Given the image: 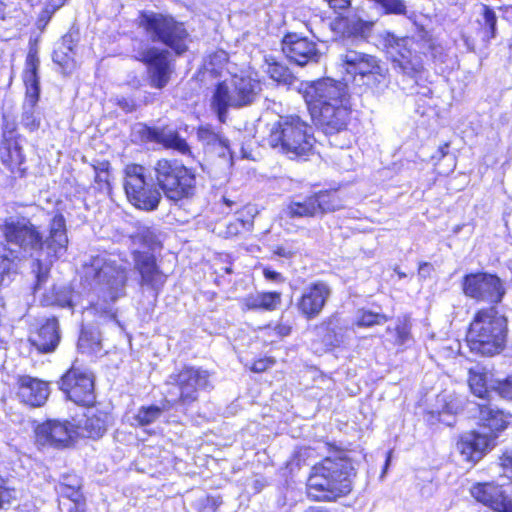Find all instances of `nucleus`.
I'll list each match as a JSON object with an SVG mask.
<instances>
[{"label":"nucleus","instance_id":"1","mask_svg":"<svg viewBox=\"0 0 512 512\" xmlns=\"http://www.w3.org/2000/svg\"><path fill=\"white\" fill-rule=\"evenodd\" d=\"M1 232L14 251L24 257H33L32 272L35 275V292L47 282L53 264L67 253L68 236L66 220L55 214L48 226V236L43 235L31 220L24 216H11L4 220Z\"/></svg>","mask_w":512,"mask_h":512},{"label":"nucleus","instance_id":"2","mask_svg":"<svg viewBox=\"0 0 512 512\" xmlns=\"http://www.w3.org/2000/svg\"><path fill=\"white\" fill-rule=\"evenodd\" d=\"M355 475V467L349 458H325L311 469L306 484L307 496L313 501H335L351 492Z\"/></svg>","mask_w":512,"mask_h":512},{"label":"nucleus","instance_id":"3","mask_svg":"<svg viewBox=\"0 0 512 512\" xmlns=\"http://www.w3.org/2000/svg\"><path fill=\"white\" fill-rule=\"evenodd\" d=\"M479 421L485 431H471L463 434L457 442V449L463 460L478 462L488 451H490L497 438V433L504 430L508 422L504 413L493 407L491 404H478Z\"/></svg>","mask_w":512,"mask_h":512},{"label":"nucleus","instance_id":"4","mask_svg":"<svg viewBox=\"0 0 512 512\" xmlns=\"http://www.w3.org/2000/svg\"><path fill=\"white\" fill-rule=\"evenodd\" d=\"M268 144L289 158L306 157L312 153L315 138L313 128L297 115L280 116L267 138Z\"/></svg>","mask_w":512,"mask_h":512},{"label":"nucleus","instance_id":"5","mask_svg":"<svg viewBox=\"0 0 512 512\" xmlns=\"http://www.w3.org/2000/svg\"><path fill=\"white\" fill-rule=\"evenodd\" d=\"M506 331V319L494 307L481 309L470 324L468 346L474 353L493 356L503 349Z\"/></svg>","mask_w":512,"mask_h":512},{"label":"nucleus","instance_id":"6","mask_svg":"<svg viewBox=\"0 0 512 512\" xmlns=\"http://www.w3.org/2000/svg\"><path fill=\"white\" fill-rule=\"evenodd\" d=\"M85 278L105 303H114L126 295L128 269L107 256L93 257L85 267Z\"/></svg>","mask_w":512,"mask_h":512},{"label":"nucleus","instance_id":"7","mask_svg":"<svg viewBox=\"0 0 512 512\" xmlns=\"http://www.w3.org/2000/svg\"><path fill=\"white\" fill-rule=\"evenodd\" d=\"M260 91L261 85L258 80L246 75H234L215 86L211 107L220 122H225L229 109L251 105Z\"/></svg>","mask_w":512,"mask_h":512},{"label":"nucleus","instance_id":"8","mask_svg":"<svg viewBox=\"0 0 512 512\" xmlns=\"http://www.w3.org/2000/svg\"><path fill=\"white\" fill-rule=\"evenodd\" d=\"M138 25L152 42L161 43L177 55L188 48L189 34L184 24L173 17L153 11H142L138 16Z\"/></svg>","mask_w":512,"mask_h":512},{"label":"nucleus","instance_id":"9","mask_svg":"<svg viewBox=\"0 0 512 512\" xmlns=\"http://www.w3.org/2000/svg\"><path fill=\"white\" fill-rule=\"evenodd\" d=\"M153 171L159 189L168 200L178 203L195 194V174L178 160L160 159Z\"/></svg>","mask_w":512,"mask_h":512},{"label":"nucleus","instance_id":"10","mask_svg":"<svg viewBox=\"0 0 512 512\" xmlns=\"http://www.w3.org/2000/svg\"><path fill=\"white\" fill-rule=\"evenodd\" d=\"M381 40L396 71L414 78L423 70L422 57L416 49L419 44L413 38L397 37L393 33L385 32L381 35Z\"/></svg>","mask_w":512,"mask_h":512},{"label":"nucleus","instance_id":"11","mask_svg":"<svg viewBox=\"0 0 512 512\" xmlns=\"http://www.w3.org/2000/svg\"><path fill=\"white\" fill-rule=\"evenodd\" d=\"M167 386V402L189 405L197 400L200 390L209 386V374L200 368L185 367L169 376Z\"/></svg>","mask_w":512,"mask_h":512},{"label":"nucleus","instance_id":"12","mask_svg":"<svg viewBox=\"0 0 512 512\" xmlns=\"http://www.w3.org/2000/svg\"><path fill=\"white\" fill-rule=\"evenodd\" d=\"M124 172V190L128 201L140 210H156L162 194L154 184L146 181L145 168L138 164H129Z\"/></svg>","mask_w":512,"mask_h":512},{"label":"nucleus","instance_id":"13","mask_svg":"<svg viewBox=\"0 0 512 512\" xmlns=\"http://www.w3.org/2000/svg\"><path fill=\"white\" fill-rule=\"evenodd\" d=\"M340 61L347 74L359 76L365 85H378L387 79V68L373 55L348 49L340 55Z\"/></svg>","mask_w":512,"mask_h":512},{"label":"nucleus","instance_id":"14","mask_svg":"<svg viewBox=\"0 0 512 512\" xmlns=\"http://www.w3.org/2000/svg\"><path fill=\"white\" fill-rule=\"evenodd\" d=\"M462 290L464 295L471 299L491 304L500 303L505 295L502 280L494 274L485 272L465 275Z\"/></svg>","mask_w":512,"mask_h":512},{"label":"nucleus","instance_id":"15","mask_svg":"<svg viewBox=\"0 0 512 512\" xmlns=\"http://www.w3.org/2000/svg\"><path fill=\"white\" fill-rule=\"evenodd\" d=\"M170 53L155 46H141L135 49V58L147 66L150 86L163 89L170 81L173 72L169 61Z\"/></svg>","mask_w":512,"mask_h":512},{"label":"nucleus","instance_id":"16","mask_svg":"<svg viewBox=\"0 0 512 512\" xmlns=\"http://www.w3.org/2000/svg\"><path fill=\"white\" fill-rule=\"evenodd\" d=\"M304 99L310 112L341 103L349 99L347 85L332 78L319 79L305 87Z\"/></svg>","mask_w":512,"mask_h":512},{"label":"nucleus","instance_id":"17","mask_svg":"<svg viewBox=\"0 0 512 512\" xmlns=\"http://www.w3.org/2000/svg\"><path fill=\"white\" fill-rule=\"evenodd\" d=\"M60 389L67 398L79 405H90L95 400L92 374L72 366L61 378Z\"/></svg>","mask_w":512,"mask_h":512},{"label":"nucleus","instance_id":"18","mask_svg":"<svg viewBox=\"0 0 512 512\" xmlns=\"http://www.w3.org/2000/svg\"><path fill=\"white\" fill-rule=\"evenodd\" d=\"M310 112L315 125L325 134H336L346 129L350 119L349 99Z\"/></svg>","mask_w":512,"mask_h":512},{"label":"nucleus","instance_id":"19","mask_svg":"<svg viewBox=\"0 0 512 512\" xmlns=\"http://www.w3.org/2000/svg\"><path fill=\"white\" fill-rule=\"evenodd\" d=\"M330 296L331 288L327 283L323 281L311 283L303 289L296 302V308L305 319H315L321 314Z\"/></svg>","mask_w":512,"mask_h":512},{"label":"nucleus","instance_id":"20","mask_svg":"<svg viewBox=\"0 0 512 512\" xmlns=\"http://www.w3.org/2000/svg\"><path fill=\"white\" fill-rule=\"evenodd\" d=\"M471 495L495 512H512V497L503 485L494 482L477 483L472 486Z\"/></svg>","mask_w":512,"mask_h":512},{"label":"nucleus","instance_id":"21","mask_svg":"<svg viewBox=\"0 0 512 512\" xmlns=\"http://www.w3.org/2000/svg\"><path fill=\"white\" fill-rule=\"evenodd\" d=\"M282 51L286 57L299 66L318 62L321 54L315 42L297 34H288L282 41Z\"/></svg>","mask_w":512,"mask_h":512},{"label":"nucleus","instance_id":"22","mask_svg":"<svg viewBox=\"0 0 512 512\" xmlns=\"http://www.w3.org/2000/svg\"><path fill=\"white\" fill-rule=\"evenodd\" d=\"M73 426L69 422L48 420L36 428V441L39 445L64 447L72 438Z\"/></svg>","mask_w":512,"mask_h":512},{"label":"nucleus","instance_id":"23","mask_svg":"<svg viewBox=\"0 0 512 512\" xmlns=\"http://www.w3.org/2000/svg\"><path fill=\"white\" fill-rule=\"evenodd\" d=\"M0 160L14 175L23 176L25 168L22 167L25 155L22 151L20 137H13V130H5L4 139L0 144Z\"/></svg>","mask_w":512,"mask_h":512},{"label":"nucleus","instance_id":"24","mask_svg":"<svg viewBox=\"0 0 512 512\" xmlns=\"http://www.w3.org/2000/svg\"><path fill=\"white\" fill-rule=\"evenodd\" d=\"M134 267L141 276L140 284L153 290H159L165 283L166 276L156 265L152 254L140 251L133 253Z\"/></svg>","mask_w":512,"mask_h":512},{"label":"nucleus","instance_id":"25","mask_svg":"<svg viewBox=\"0 0 512 512\" xmlns=\"http://www.w3.org/2000/svg\"><path fill=\"white\" fill-rule=\"evenodd\" d=\"M50 394L49 384L31 376H21L18 380L17 396L32 407H40L48 399Z\"/></svg>","mask_w":512,"mask_h":512},{"label":"nucleus","instance_id":"26","mask_svg":"<svg viewBox=\"0 0 512 512\" xmlns=\"http://www.w3.org/2000/svg\"><path fill=\"white\" fill-rule=\"evenodd\" d=\"M141 132L147 140L163 145L166 148L174 149L181 154L190 152L187 142L179 134L169 128H150L142 127Z\"/></svg>","mask_w":512,"mask_h":512},{"label":"nucleus","instance_id":"27","mask_svg":"<svg viewBox=\"0 0 512 512\" xmlns=\"http://www.w3.org/2000/svg\"><path fill=\"white\" fill-rule=\"evenodd\" d=\"M58 329L59 326L56 319H47L40 328L31 335V344L43 353L53 351L60 340Z\"/></svg>","mask_w":512,"mask_h":512},{"label":"nucleus","instance_id":"28","mask_svg":"<svg viewBox=\"0 0 512 512\" xmlns=\"http://www.w3.org/2000/svg\"><path fill=\"white\" fill-rule=\"evenodd\" d=\"M476 13V22L479 26L478 33L482 41L488 43L496 37V13L491 7L485 4H479Z\"/></svg>","mask_w":512,"mask_h":512},{"label":"nucleus","instance_id":"29","mask_svg":"<svg viewBox=\"0 0 512 512\" xmlns=\"http://www.w3.org/2000/svg\"><path fill=\"white\" fill-rule=\"evenodd\" d=\"M39 59L35 53L30 52L26 58V68L23 74V80L26 86V98L38 99L39 77L37 74Z\"/></svg>","mask_w":512,"mask_h":512},{"label":"nucleus","instance_id":"30","mask_svg":"<svg viewBox=\"0 0 512 512\" xmlns=\"http://www.w3.org/2000/svg\"><path fill=\"white\" fill-rule=\"evenodd\" d=\"M108 425V416L104 413H91L86 416L83 424L79 426L81 435L97 439L103 436Z\"/></svg>","mask_w":512,"mask_h":512},{"label":"nucleus","instance_id":"31","mask_svg":"<svg viewBox=\"0 0 512 512\" xmlns=\"http://www.w3.org/2000/svg\"><path fill=\"white\" fill-rule=\"evenodd\" d=\"M373 26V21L364 20L357 15H353L343 20V34L348 37L366 39L370 35Z\"/></svg>","mask_w":512,"mask_h":512},{"label":"nucleus","instance_id":"32","mask_svg":"<svg viewBox=\"0 0 512 512\" xmlns=\"http://www.w3.org/2000/svg\"><path fill=\"white\" fill-rule=\"evenodd\" d=\"M197 136L204 145L214 149L220 156H224L229 148L228 140L213 131L208 125L199 127Z\"/></svg>","mask_w":512,"mask_h":512},{"label":"nucleus","instance_id":"33","mask_svg":"<svg viewBox=\"0 0 512 512\" xmlns=\"http://www.w3.org/2000/svg\"><path fill=\"white\" fill-rule=\"evenodd\" d=\"M80 488L81 479L76 474H64L61 476L55 490L60 496L66 497L76 503L81 497Z\"/></svg>","mask_w":512,"mask_h":512},{"label":"nucleus","instance_id":"34","mask_svg":"<svg viewBox=\"0 0 512 512\" xmlns=\"http://www.w3.org/2000/svg\"><path fill=\"white\" fill-rule=\"evenodd\" d=\"M283 214L290 219L315 216L317 212L312 196L305 198L302 202L292 201L283 210Z\"/></svg>","mask_w":512,"mask_h":512},{"label":"nucleus","instance_id":"35","mask_svg":"<svg viewBox=\"0 0 512 512\" xmlns=\"http://www.w3.org/2000/svg\"><path fill=\"white\" fill-rule=\"evenodd\" d=\"M317 213H329L343 207L336 193L321 191L312 195Z\"/></svg>","mask_w":512,"mask_h":512},{"label":"nucleus","instance_id":"36","mask_svg":"<svg viewBox=\"0 0 512 512\" xmlns=\"http://www.w3.org/2000/svg\"><path fill=\"white\" fill-rule=\"evenodd\" d=\"M468 374V384L471 392L481 399L489 397L490 391L487 387L486 373L482 372L479 367H474L469 369Z\"/></svg>","mask_w":512,"mask_h":512},{"label":"nucleus","instance_id":"37","mask_svg":"<svg viewBox=\"0 0 512 512\" xmlns=\"http://www.w3.org/2000/svg\"><path fill=\"white\" fill-rule=\"evenodd\" d=\"M53 61L61 67L64 74H70L76 68L72 48L64 41L54 50Z\"/></svg>","mask_w":512,"mask_h":512},{"label":"nucleus","instance_id":"38","mask_svg":"<svg viewBox=\"0 0 512 512\" xmlns=\"http://www.w3.org/2000/svg\"><path fill=\"white\" fill-rule=\"evenodd\" d=\"M37 101L38 99L25 98L23 104L21 124L25 129L31 132L38 130L41 123L40 117L36 112Z\"/></svg>","mask_w":512,"mask_h":512},{"label":"nucleus","instance_id":"39","mask_svg":"<svg viewBox=\"0 0 512 512\" xmlns=\"http://www.w3.org/2000/svg\"><path fill=\"white\" fill-rule=\"evenodd\" d=\"M281 295L277 292L263 293L247 299L249 309L274 310L280 303Z\"/></svg>","mask_w":512,"mask_h":512},{"label":"nucleus","instance_id":"40","mask_svg":"<svg viewBox=\"0 0 512 512\" xmlns=\"http://www.w3.org/2000/svg\"><path fill=\"white\" fill-rule=\"evenodd\" d=\"M165 406L158 407L155 405L151 406H142L138 409L137 413L134 415V425L137 426H147L154 423L157 419L160 418L162 412L165 410Z\"/></svg>","mask_w":512,"mask_h":512},{"label":"nucleus","instance_id":"41","mask_svg":"<svg viewBox=\"0 0 512 512\" xmlns=\"http://www.w3.org/2000/svg\"><path fill=\"white\" fill-rule=\"evenodd\" d=\"M229 60L228 54L224 50H216L210 53L204 62V68L211 74L218 75L227 65Z\"/></svg>","mask_w":512,"mask_h":512},{"label":"nucleus","instance_id":"42","mask_svg":"<svg viewBox=\"0 0 512 512\" xmlns=\"http://www.w3.org/2000/svg\"><path fill=\"white\" fill-rule=\"evenodd\" d=\"M135 244H141L144 247L154 250L160 243L157 232L152 227H139L137 232L132 236Z\"/></svg>","mask_w":512,"mask_h":512},{"label":"nucleus","instance_id":"43","mask_svg":"<svg viewBox=\"0 0 512 512\" xmlns=\"http://www.w3.org/2000/svg\"><path fill=\"white\" fill-rule=\"evenodd\" d=\"M386 331L391 335V339L389 340L392 341L394 345L403 346L410 339V326L406 319L398 320L394 328L387 327Z\"/></svg>","mask_w":512,"mask_h":512},{"label":"nucleus","instance_id":"44","mask_svg":"<svg viewBox=\"0 0 512 512\" xmlns=\"http://www.w3.org/2000/svg\"><path fill=\"white\" fill-rule=\"evenodd\" d=\"M15 272V263L9 258L7 249L0 244V288L10 282V275Z\"/></svg>","mask_w":512,"mask_h":512},{"label":"nucleus","instance_id":"45","mask_svg":"<svg viewBox=\"0 0 512 512\" xmlns=\"http://www.w3.org/2000/svg\"><path fill=\"white\" fill-rule=\"evenodd\" d=\"M267 73L270 78L278 83L291 84L293 75L290 70L278 63V62H267Z\"/></svg>","mask_w":512,"mask_h":512},{"label":"nucleus","instance_id":"46","mask_svg":"<svg viewBox=\"0 0 512 512\" xmlns=\"http://www.w3.org/2000/svg\"><path fill=\"white\" fill-rule=\"evenodd\" d=\"M388 320L384 314L374 313L367 310H360L357 313L355 324L358 327H371L384 324Z\"/></svg>","mask_w":512,"mask_h":512},{"label":"nucleus","instance_id":"47","mask_svg":"<svg viewBox=\"0 0 512 512\" xmlns=\"http://www.w3.org/2000/svg\"><path fill=\"white\" fill-rule=\"evenodd\" d=\"M437 403L441 406V410H437V413L456 414L461 408L460 403L451 394H440L437 396Z\"/></svg>","mask_w":512,"mask_h":512},{"label":"nucleus","instance_id":"48","mask_svg":"<svg viewBox=\"0 0 512 512\" xmlns=\"http://www.w3.org/2000/svg\"><path fill=\"white\" fill-rule=\"evenodd\" d=\"M78 343L80 348H89L92 351H96L100 346L99 339L92 332L86 330H82Z\"/></svg>","mask_w":512,"mask_h":512},{"label":"nucleus","instance_id":"49","mask_svg":"<svg viewBox=\"0 0 512 512\" xmlns=\"http://www.w3.org/2000/svg\"><path fill=\"white\" fill-rule=\"evenodd\" d=\"M54 303L60 307L73 308V292L71 289L68 287L60 288L59 291L56 292Z\"/></svg>","mask_w":512,"mask_h":512},{"label":"nucleus","instance_id":"50","mask_svg":"<svg viewBox=\"0 0 512 512\" xmlns=\"http://www.w3.org/2000/svg\"><path fill=\"white\" fill-rule=\"evenodd\" d=\"M499 467L502 469L503 476L512 480V450L505 451L499 457Z\"/></svg>","mask_w":512,"mask_h":512},{"label":"nucleus","instance_id":"51","mask_svg":"<svg viewBox=\"0 0 512 512\" xmlns=\"http://www.w3.org/2000/svg\"><path fill=\"white\" fill-rule=\"evenodd\" d=\"M497 391L501 397L512 400V374L498 384Z\"/></svg>","mask_w":512,"mask_h":512},{"label":"nucleus","instance_id":"52","mask_svg":"<svg viewBox=\"0 0 512 512\" xmlns=\"http://www.w3.org/2000/svg\"><path fill=\"white\" fill-rule=\"evenodd\" d=\"M423 53H429L433 59L444 62V49L439 44L429 41L427 51H424Z\"/></svg>","mask_w":512,"mask_h":512},{"label":"nucleus","instance_id":"53","mask_svg":"<svg viewBox=\"0 0 512 512\" xmlns=\"http://www.w3.org/2000/svg\"><path fill=\"white\" fill-rule=\"evenodd\" d=\"M11 498V491L6 487L4 479L0 477V509L9 504Z\"/></svg>","mask_w":512,"mask_h":512},{"label":"nucleus","instance_id":"54","mask_svg":"<svg viewBox=\"0 0 512 512\" xmlns=\"http://www.w3.org/2000/svg\"><path fill=\"white\" fill-rule=\"evenodd\" d=\"M273 252L275 255L286 259H290L294 255V252L290 248L285 246H277Z\"/></svg>","mask_w":512,"mask_h":512},{"label":"nucleus","instance_id":"55","mask_svg":"<svg viewBox=\"0 0 512 512\" xmlns=\"http://www.w3.org/2000/svg\"><path fill=\"white\" fill-rule=\"evenodd\" d=\"M270 364H272L271 361H269L267 359H261V360L254 362L251 369L254 372H263L270 366Z\"/></svg>","mask_w":512,"mask_h":512},{"label":"nucleus","instance_id":"56","mask_svg":"<svg viewBox=\"0 0 512 512\" xmlns=\"http://www.w3.org/2000/svg\"><path fill=\"white\" fill-rule=\"evenodd\" d=\"M264 276L266 277V279L272 280V281H281L282 280V276L280 273H278L276 271L269 270V269H264Z\"/></svg>","mask_w":512,"mask_h":512},{"label":"nucleus","instance_id":"57","mask_svg":"<svg viewBox=\"0 0 512 512\" xmlns=\"http://www.w3.org/2000/svg\"><path fill=\"white\" fill-rule=\"evenodd\" d=\"M5 130H7L8 132L13 130V137H17L15 135V125H14V123L10 124V123L6 122L5 125H4V128H3V134L5 133Z\"/></svg>","mask_w":512,"mask_h":512},{"label":"nucleus","instance_id":"58","mask_svg":"<svg viewBox=\"0 0 512 512\" xmlns=\"http://www.w3.org/2000/svg\"><path fill=\"white\" fill-rule=\"evenodd\" d=\"M430 265L428 263H423L419 267V274H424L426 271H429Z\"/></svg>","mask_w":512,"mask_h":512},{"label":"nucleus","instance_id":"59","mask_svg":"<svg viewBox=\"0 0 512 512\" xmlns=\"http://www.w3.org/2000/svg\"><path fill=\"white\" fill-rule=\"evenodd\" d=\"M305 512H329L326 509L320 508V507H310Z\"/></svg>","mask_w":512,"mask_h":512},{"label":"nucleus","instance_id":"60","mask_svg":"<svg viewBox=\"0 0 512 512\" xmlns=\"http://www.w3.org/2000/svg\"><path fill=\"white\" fill-rule=\"evenodd\" d=\"M289 332H290V328L286 327V326L281 327L279 330V333L282 335H287V334H289Z\"/></svg>","mask_w":512,"mask_h":512},{"label":"nucleus","instance_id":"61","mask_svg":"<svg viewBox=\"0 0 512 512\" xmlns=\"http://www.w3.org/2000/svg\"><path fill=\"white\" fill-rule=\"evenodd\" d=\"M4 17V4L0 0V18Z\"/></svg>","mask_w":512,"mask_h":512},{"label":"nucleus","instance_id":"62","mask_svg":"<svg viewBox=\"0 0 512 512\" xmlns=\"http://www.w3.org/2000/svg\"><path fill=\"white\" fill-rule=\"evenodd\" d=\"M69 512H83V511H81L77 507H75V508L69 510Z\"/></svg>","mask_w":512,"mask_h":512},{"label":"nucleus","instance_id":"63","mask_svg":"<svg viewBox=\"0 0 512 512\" xmlns=\"http://www.w3.org/2000/svg\"><path fill=\"white\" fill-rule=\"evenodd\" d=\"M389 461H390V453L388 454V457H387V459H386V463H385V466H386V467L388 466Z\"/></svg>","mask_w":512,"mask_h":512},{"label":"nucleus","instance_id":"64","mask_svg":"<svg viewBox=\"0 0 512 512\" xmlns=\"http://www.w3.org/2000/svg\"><path fill=\"white\" fill-rule=\"evenodd\" d=\"M398 275L400 278L405 277L406 275L404 273L398 272Z\"/></svg>","mask_w":512,"mask_h":512}]
</instances>
